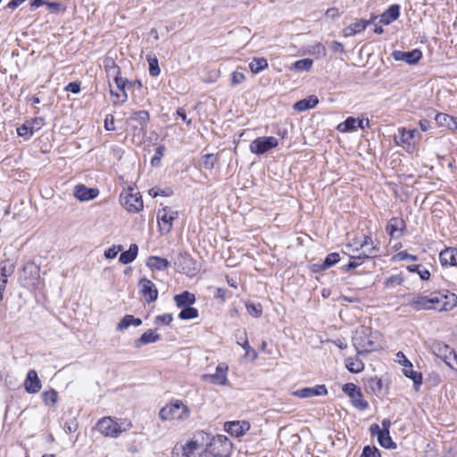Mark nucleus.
Segmentation results:
<instances>
[{
	"mask_svg": "<svg viewBox=\"0 0 457 457\" xmlns=\"http://www.w3.org/2000/svg\"><path fill=\"white\" fill-rule=\"evenodd\" d=\"M409 305L416 312L423 310L447 312L457 305V295L449 291L434 292L429 295L414 294L409 300Z\"/></svg>",
	"mask_w": 457,
	"mask_h": 457,
	"instance_id": "nucleus-1",
	"label": "nucleus"
},
{
	"mask_svg": "<svg viewBox=\"0 0 457 457\" xmlns=\"http://www.w3.org/2000/svg\"><path fill=\"white\" fill-rule=\"evenodd\" d=\"M379 337L380 334L378 331H373L370 327L360 326L355 329L352 342L357 354H362L375 351L378 346Z\"/></svg>",
	"mask_w": 457,
	"mask_h": 457,
	"instance_id": "nucleus-2",
	"label": "nucleus"
},
{
	"mask_svg": "<svg viewBox=\"0 0 457 457\" xmlns=\"http://www.w3.org/2000/svg\"><path fill=\"white\" fill-rule=\"evenodd\" d=\"M190 416V409L179 400L170 402L159 411L162 420H186Z\"/></svg>",
	"mask_w": 457,
	"mask_h": 457,
	"instance_id": "nucleus-3",
	"label": "nucleus"
},
{
	"mask_svg": "<svg viewBox=\"0 0 457 457\" xmlns=\"http://www.w3.org/2000/svg\"><path fill=\"white\" fill-rule=\"evenodd\" d=\"M232 444L224 435H217L207 444L205 452L213 457H229Z\"/></svg>",
	"mask_w": 457,
	"mask_h": 457,
	"instance_id": "nucleus-4",
	"label": "nucleus"
},
{
	"mask_svg": "<svg viewBox=\"0 0 457 457\" xmlns=\"http://www.w3.org/2000/svg\"><path fill=\"white\" fill-rule=\"evenodd\" d=\"M430 350L438 358L442 359L448 366L457 364V353L448 345L442 341H433L430 344Z\"/></svg>",
	"mask_w": 457,
	"mask_h": 457,
	"instance_id": "nucleus-5",
	"label": "nucleus"
},
{
	"mask_svg": "<svg viewBox=\"0 0 457 457\" xmlns=\"http://www.w3.org/2000/svg\"><path fill=\"white\" fill-rule=\"evenodd\" d=\"M342 391L350 398L354 408L360 411H365L369 408V403L363 398L361 388L355 384L345 383L342 386Z\"/></svg>",
	"mask_w": 457,
	"mask_h": 457,
	"instance_id": "nucleus-6",
	"label": "nucleus"
},
{
	"mask_svg": "<svg viewBox=\"0 0 457 457\" xmlns=\"http://www.w3.org/2000/svg\"><path fill=\"white\" fill-rule=\"evenodd\" d=\"M200 445L196 440L190 439L185 444H176L171 451V457H200Z\"/></svg>",
	"mask_w": 457,
	"mask_h": 457,
	"instance_id": "nucleus-7",
	"label": "nucleus"
},
{
	"mask_svg": "<svg viewBox=\"0 0 457 457\" xmlns=\"http://www.w3.org/2000/svg\"><path fill=\"white\" fill-rule=\"evenodd\" d=\"M420 138L421 134L416 129H407L405 128H399L398 134L395 135V144L407 150L412 149L414 141Z\"/></svg>",
	"mask_w": 457,
	"mask_h": 457,
	"instance_id": "nucleus-8",
	"label": "nucleus"
},
{
	"mask_svg": "<svg viewBox=\"0 0 457 457\" xmlns=\"http://www.w3.org/2000/svg\"><path fill=\"white\" fill-rule=\"evenodd\" d=\"M179 217V212L169 207H163L157 212V222L162 234L167 235L172 229V222Z\"/></svg>",
	"mask_w": 457,
	"mask_h": 457,
	"instance_id": "nucleus-9",
	"label": "nucleus"
},
{
	"mask_svg": "<svg viewBox=\"0 0 457 457\" xmlns=\"http://www.w3.org/2000/svg\"><path fill=\"white\" fill-rule=\"evenodd\" d=\"M278 140L272 136L259 137L253 140L249 145L252 154L261 155L277 147Z\"/></svg>",
	"mask_w": 457,
	"mask_h": 457,
	"instance_id": "nucleus-10",
	"label": "nucleus"
},
{
	"mask_svg": "<svg viewBox=\"0 0 457 457\" xmlns=\"http://www.w3.org/2000/svg\"><path fill=\"white\" fill-rule=\"evenodd\" d=\"M120 203L130 212H138L144 207L141 195L138 192H134L133 189L120 195Z\"/></svg>",
	"mask_w": 457,
	"mask_h": 457,
	"instance_id": "nucleus-11",
	"label": "nucleus"
},
{
	"mask_svg": "<svg viewBox=\"0 0 457 457\" xmlns=\"http://www.w3.org/2000/svg\"><path fill=\"white\" fill-rule=\"evenodd\" d=\"M97 429L105 436L118 437L126 428H121V425L114 421L111 417H104L98 420L96 424Z\"/></svg>",
	"mask_w": 457,
	"mask_h": 457,
	"instance_id": "nucleus-12",
	"label": "nucleus"
},
{
	"mask_svg": "<svg viewBox=\"0 0 457 457\" xmlns=\"http://www.w3.org/2000/svg\"><path fill=\"white\" fill-rule=\"evenodd\" d=\"M195 265L194 259L187 253H179L174 259V268L179 273L194 275L196 270Z\"/></svg>",
	"mask_w": 457,
	"mask_h": 457,
	"instance_id": "nucleus-13",
	"label": "nucleus"
},
{
	"mask_svg": "<svg viewBox=\"0 0 457 457\" xmlns=\"http://www.w3.org/2000/svg\"><path fill=\"white\" fill-rule=\"evenodd\" d=\"M149 120H150V115L147 111L141 110V111L133 112L129 118V120L132 122H135V124L132 125L134 134L135 135L142 134L143 136H145L146 134V128H147Z\"/></svg>",
	"mask_w": 457,
	"mask_h": 457,
	"instance_id": "nucleus-14",
	"label": "nucleus"
},
{
	"mask_svg": "<svg viewBox=\"0 0 457 457\" xmlns=\"http://www.w3.org/2000/svg\"><path fill=\"white\" fill-rule=\"evenodd\" d=\"M358 128L361 129L370 128L369 119H360L350 116L337 127V130L342 133L352 132L356 130Z\"/></svg>",
	"mask_w": 457,
	"mask_h": 457,
	"instance_id": "nucleus-15",
	"label": "nucleus"
},
{
	"mask_svg": "<svg viewBox=\"0 0 457 457\" xmlns=\"http://www.w3.org/2000/svg\"><path fill=\"white\" fill-rule=\"evenodd\" d=\"M392 57L398 62H404L407 64H417L422 58V52L416 48L411 51L403 52L401 50H395L392 53Z\"/></svg>",
	"mask_w": 457,
	"mask_h": 457,
	"instance_id": "nucleus-16",
	"label": "nucleus"
},
{
	"mask_svg": "<svg viewBox=\"0 0 457 457\" xmlns=\"http://www.w3.org/2000/svg\"><path fill=\"white\" fill-rule=\"evenodd\" d=\"M139 291L147 303H153L158 298V290L153 281L143 278L138 282Z\"/></svg>",
	"mask_w": 457,
	"mask_h": 457,
	"instance_id": "nucleus-17",
	"label": "nucleus"
},
{
	"mask_svg": "<svg viewBox=\"0 0 457 457\" xmlns=\"http://www.w3.org/2000/svg\"><path fill=\"white\" fill-rule=\"evenodd\" d=\"M15 266L9 260L0 262V299H3L7 279L14 272Z\"/></svg>",
	"mask_w": 457,
	"mask_h": 457,
	"instance_id": "nucleus-18",
	"label": "nucleus"
},
{
	"mask_svg": "<svg viewBox=\"0 0 457 457\" xmlns=\"http://www.w3.org/2000/svg\"><path fill=\"white\" fill-rule=\"evenodd\" d=\"M293 395L299 398H311L313 396H321L328 395V389L325 385H316L313 387H303L294 391Z\"/></svg>",
	"mask_w": 457,
	"mask_h": 457,
	"instance_id": "nucleus-19",
	"label": "nucleus"
},
{
	"mask_svg": "<svg viewBox=\"0 0 457 457\" xmlns=\"http://www.w3.org/2000/svg\"><path fill=\"white\" fill-rule=\"evenodd\" d=\"M98 189L93 187H87L83 184L75 186L73 189V195L81 202L89 201L95 199L98 195Z\"/></svg>",
	"mask_w": 457,
	"mask_h": 457,
	"instance_id": "nucleus-20",
	"label": "nucleus"
},
{
	"mask_svg": "<svg viewBox=\"0 0 457 457\" xmlns=\"http://www.w3.org/2000/svg\"><path fill=\"white\" fill-rule=\"evenodd\" d=\"M224 429L231 436L239 437L250 429V424L247 421H227L224 424Z\"/></svg>",
	"mask_w": 457,
	"mask_h": 457,
	"instance_id": "nucleus-21",
	"label": "nucleus"
},
{
	"mask_svg": "<svg viewBox=\"0 0 457 457\" xmlns=\"http://www.w3.org/2000/svg\"><path fill=\"white\" fill-rule=\"evenodd\" d=\"M42 387V383L38 378L37 372L35 370H29L27 373L24 388L29 394H36L39 392Z\"/></svg>",
	"mask_w": 457,
	"mask_h": 457,
	"instance_id": "nucleus-22",
	"label": "nucleus"
},
{
	"mask_svg": "<svg viewBox=\"0 0 457 457\" xmlns=\"http://www.w3.org/2000/svg\"><path fill=\"white\" fill-rule=\"evenodd\" d=\"M227 371L228 366L226 364H219L214 374L205 375V377L210 378L212 384L226 386L228 384Z\"/></svg>",
	"mask_w": 457,
	"mask_h": 457,
	"instance_id": "nucleus-23",
	"label": "nucleus"
},
{
	"mask_svg": "<svg viewBox=\"0 0 457 457\" xmlns=\"http://www.w3.org/2000/svg\"><path fill=\"white\" fill-rule=\"evenodd\" d=\"M439 261L442 266H457V248L447 247L441 251Z\"/></svg>",
	"mask_w": 457,
	"mask_h": 457,
	"instance_id": "nucleus-24",
	"label": "nucleus"
},
{
	"mask_svg": "<svg viewBox=\"0 0 457 457\" xmlns=\"http://www.w3.org/2000/svg\"><path fill=\"white\" fill-rule=\"evenodd\" d=\"M400 5L397 4H391L381 15L380 22L388 25L396 21L400 16Z\"/></svg>",
	"mask_w": 457,
	"mask_h": 457,
	"instance_id": "nucleus-25",
	"label": "nucleus"
},
{
	"mask_svg": "<svg viewBox=\"0 0 457 457\" xmlns=\"http://www.w3.org/2000/svg\"><path fill=\"white\" fill-rule=\"evenodd\" d=\"M114 82L116 84L117 89L120 91V95H117V100H113V104H121L128 100L125 84H132L133 82L126 78H122L121 76L115 78Z\"/></svg>",
	"mask_w": 457,
	"mask_h": 457,
	"instance_id": "nucleus-26",
	"label": "nucleus"
},
{
	"mask_svg": "<svg viewBox=\"0 0 457 457\" xmlns=\"http://www.w3.org/2000/svg\"><path fill=\"white\" fill-rule=\"evenodd\" d=\"M161 339V336L154 333L152 329H148L144 332L140 337L134 341V346L136 348H141L143 345L155 343Z\"/></svg>",
	"mask_w": 457,
	"mask_h": 457,
	"instance_id": "nucleus-27",
	"label": "nucleus"
},
{
	"mask_svg": "<svg viewBox=\"0 0 457 457\" xmlns=\"http://www.w3.org/2000/svg\"><path fill=\"white\" fill-rule=\"evenodd\" d=\"M406 229L405 221L402 218L394 217L389 220L386 230L391 237H398L395 232H403Z\"/></svg>",
	"mask_w": 457,
	"mask_h": 457,
	"instance_id": "nucleus-28",
	"label": "nucleus"
},
{
	"mask_svg": "<svg viewBox=\"0 0 457 457\" xmlns=\"http://www.w3.org/2000/svg\"><path fill=\"white\" fill-rule=\"evenodd\" d=\"M435 120L438 126L446 127L451 130L457 129V118L449 114L437 112L435 116Z\"/></svg>",
	"mask_w": 457,
	"mask_h": 457,
	"instance_id": "nucleus-29",
	"label": "nucleus"
},
{
	"mask_svg": "<svg viewBox=\"0 0 457 457\" xmlns=\"http://www.w3.org/2000/svg\"><path fill=\"white\" fill-rule=\"evenodd\" d=\"M174 302L176 306L181 309L194 304L195 303V296L188 291H183L182 293L174 295Z\"/></svg>",
	"mask_w": 457,
	"mask_h": 457,
	"instance_id": "nucleus-30",
	"label": "nucleus"
},
{
	"mask_svg": "<svg viewBox=\"0 0 457 457\" xmlns=\"http://www.w3.org/2000/svg\"><path fill=\"white\" fill-rule=\"evenodd\" d=\"M319 104V98L315 95H311L306 98L295 103L294 109L297 112H305L314 108Z\"/></svg>",
	"mask_w": 457,
	"mask_h": 457,
	"instance_id": "nucleus-31",
	"label": "nucleus"
},
{
	"mask_svg": "<svg viewBox=\"0 0 457 457\" xmlns=\"http://www.w3.org/2000/svg\"><path fill=\"white\" fill-rule=\"evenodd\" d=\"M403 372L406 378L412 380L415 390H418L422 384V374L413 370L412 363L410 365H404Z\"/></svg>",
	"mask_w": 457,
	"mask_h": 457,
	"instance_id": "nucleus-32",
	"label": "nucleus"
},
{
	"mask_svg": "<svg viewBox=\"0 0 457 457\" xmlns=\"http://www.w3.org/2000/svg\"><path fill=\"white\" fill-rule=\"evenodd\" d=\"M141 324L142 320L140 318H136L131 314H126L117 324L116 330L122 331L129 328L130 326L139 327Z\"/></svg>",
	"mask_w": 457,
	"mask_h": 457,
	"instance_id": "nucleus-33",
	"label": "nucleus"
},
{
	"mask_svg": "<svg viewBox=\"0 0 457 457\" xmlns=\"http://www.w3.org/2000/svg\"><path fill=\"white\" fill-rule=\"evenodd\" d=\"M146 265L152 270L163 271L169 268L170 262L165 258L153 255L148 258Z\"/></svg>",
	"mask_w": 457,
	"mask_h": 457,
	"instance_id": "nucleus-34",
	"label": "nucleus"
},
{
	"mask_svg": "<svg viewBox=\"0 0 457 457\" xmlns=\"http://www.w3.org/2000/svg\"><path fill=\"white\" fill-rule=\"evenodd\" d=\"M367 390L377 396L385 395L383 390V382L378 377L370 378L366 384Z\"/></svg>",
	"mask_w": 457,
	"mask_h": 457,
	"instance_id": "nucleus-35",
	"label": "nucleus"
},
{
	"mask_svg": "<svg viewBox=\"0 0 457 457\" xmlns=\"http://www.w3.org/2000/svg\"><path fill=\"white\" fill-rule=\"evenodd\" d=\"M138 246L137 244H131L127 251H123L119 257V262L122 264L131 263L137 256Z\"/></svg>",
	"mask_w": 457,
	"mask_h": 457,
	"instance_id": "nucleus-36",
	"label": "nucleus"
},
{
	"mask_svg": "<svg viewBox=\"0 0 457 457\" xmlns=\"http://www.w3.org/2000/svg\"><path fill=\"white\" fill-rule=\"evenodd\" d=\"M248 66L252 73L258 74L266 70L269 64L267 59L264 57H253Z\"/></svg>",
	"mask_w": 457,
	"mask_h": 457,
	"instance_id": "nucleus-37",
	"label": "nucleus"
},
{
	"mask_svg": "<svg viewBox=\"0 0 457 457\" xmlns=\"http://www.w3.org/2000/svg\"><path fill=\"white\" fill-rule=\"evenodd\" d=\"M367 28V23L362 22L361 20L350 24L344 29L345 37H353L361 31H363Z\"/></svg>",
	"mask_w": 457,
	"mask_h": 457,
	"instance_id": "nucleus-38",
	"label": "nucleus"
},
{
	"mask_svg": "<svg viewBox=\"0 0 457 457\" xmlns=\"http://www.w3.org/2000/svg\"><path fill=\"white\" fill-rule=\"evenodd\" d=\"M313 61L310 58H304L293 62L290 66L291 71H308L312 67Z\"/></svg>",
	"mask_w": 457,
	"mask_h": 457,
	"instance_id": "nucleus-39",
	"label": "nucleus"
},
{
	"mask_svg": "<svg viewBox=\"0 0 457 457\" xmlns=\"http://www.w3.org/2000/svg\"><path fill=\"white\" fill-rule=\"evenodd\" d=\"M377 439L379 445L383 448L395 449L397 446L396 444L392 440L390 432L382 431V433L377 436Z\"/></svg>",
	"mask_w": 457,
	"mask_h": 457,
	"instance_id": "nucleus-40",
	"label": "nucleus"
},
{
	"mask_svg": "<svg viewBox=\"0 0 457 457\" xmlns=\"http://www.w3.org/2000/svg\"><path fill=\"white\" fill-rule=\"evenodd\" d=\"M219 161V157L214 154H204L200 159V165L206 170L213 169L216 162Z\"/></svg>",
	"mask_w": 457,
	"mask_h": 457,
	"instance_id": "nucleus-41",
	"label": "nucleus"
},
{
	"mask_svg": "<svg viewBox=\"0 0 457 457\" xmlns=\"http://www.w3.org/2000/svg\"><path fill=\"white\" fill-rule=\"evenodd\" d=\"M345 366L351 373H354V374L360 373L364 370V363L361 360H358V359H353V358L346 359Z\"/></svg>",
	"mask_w": 457,
	"mask_h": 457,
	"instance_id": "nucleus-42",
	"label": "nucleus"
},
{
	"mask_svg": "<svg viewBox=\"0 0 457 457\" xmlns=\"http://www.w3.org/2000/svg\"><path fill=\"white\" fill-rule=\"evenodd\" d=\"M198 314V310L191 305L181 308V311L179 313V318L183 320H188L197 318Z\"/></svg>",
	"mask_w": 457,
	"mask_h": 457,
	"instance_id": "nucleus-43",
	"label": "nucleus"
},
{
	"mask_svg": "<svg viewBox=\"0 0 457 457\" xmlns=\"http://www.w3.org/2000/svg\"><path fill=\"white\" fill-rule=\"evenodd\" d=\"M407 270L410 272H416L420 276L421 280H428L430 278V272L421 265L412 264L407 266Z\"/></svg>",
	"mask_w": 457,
	"mask_h": 457,
	"instance_id": "nucleus-44",
	"label": "nucleus"
},
{
	"mask_svg": "<svg viewBox=\"0 0 457 457\" xmlns=\"http://www.w3.org/2000/svg\"><path fill=\"white\" fill-rule=\"evenodd\" d=\"M245 308L247 310V312L254 318H259L262 314V306L259 303H255L252 302H247L245 303Z\"/></svg>",
	"mask_w": 457,
	"mask_h": 457,
	"instance_id": "nucleus-45",
	"label": "nucleus"
},
{
	"mask_svg": "<svg viewBox=\"0 0 457 457\" xmlns=\"http://www.w3.org/2000/svg\"><path fill=\"white\" fill-rule=\"evenodd\" d=\"M362 262L363 257H361L360 255L350 256V262H348V264L343 266L341 270L344 272H348L359 267L361 264H362Z\"/></svg>",
	"mask_w": 457,
	"mask_h": 457,
	"instance_id": "nucleus-46",
	"label": "nucleus"
},
{
	"mask_svg": "<svg viewBox=\"0 0 457 457\" xmlns=\"http://www.w3.org/2000/svg\"><path fill=\"white\" fill-rule=\"evenodd\" d=\"M309 53L314 55L317 59L323 58L327 55L326 47L321 43H316L312 46Z\"/></svg>",
	"mask_w": 457,
	"mask_h": 457,
	"instance_id": "nucleus-47",
	"label": "nucleus"
},
{
	"mask_svg": "<svg viewBox=\"0 0 457 457\" xmlns=\"http://www.w3.org/2000/svg\"><path fill=\"white\" fill-rule=\"evenodd\" d=\"M165 146L161 145L155 148L154 155L151 159V165L153 167H159L161 160L164 156Z\"/></svg>",
	"mask_w": 457,
	"mask_h": 457,
	"instance_id": "nucleus-48",
	"label": "nucleus"
},
{
	"mask_svg": "<svg viewBox=\"0 0 457 457\" xmlns=\"http://www.w3.org/2000/svg\"><path fill=\"white\" fill-rule=\"evenodd\" d=\"M359 457H381V453L375 445H365Z\"/></svg>",
	"mask_w": 457,
	"mask_h": 457,
	"instance_id": "nucleus-49",
	"label": "nucleus"
},
{
	"mask_svg": "<svg viewBox=\"0 0 457 457\" xmlns=\"http://www.w3.org/2000/svg\"><path fill=\"white\" fill-rule=\"evenodd\" d=\"M43 401L46 405H54L57 402V392L54 389H51L49 391H46L42 395Z\"/></svg>",
	"mask_w": 457,
	"mask_h": 457,
	"instance_id": "nucleus-50",
	"label": "nucleus"
},
{
	"mask_svg": "<svg viewBox=\"0 0 457 457\" xmlns=\"http://www.w3.org/2000/svg\"><path fill=\"white\" fill-rule=\"evenodd\" d=\"M340 261V255L338 253H328L323 261V268L327 270L337 264Z\"/></svg>",
	"mask_w": 457,
	"mask_h": 457,
	"instance_id": "nucleus-51",
	"label": "nucleus"
},
{
	"mask_svg": "<svg viewBox=\"0 0 457 457\" xmlns=\"http://www.w3.org/2000/svg\"><path fill=\"white\" fill-rule=\"evenodd\" d=\"M147 62H148V65H149V74L153 77L158 76L161 72V70L159 67L157 58L148 56Z\"/></svg>",
	"mask_w": 457,
	"mask_h": 457,
	"instance_id": "nucleus-52",
	"label": "nucleus"
},
{
	"mask_svg": "<svg viewBox=\"0 0 457 457\" xmlns=\"http://www.w3.org/2000/svg\"><path fill=\"white\" fill-rule=\"evenodd\" d=\"M17 134L19 137H24L25 139H29L33 136V131L31 128L28 124V122H24L21 126L17 128Z\"/></svg>",
	"mask_w": 457,
	"mask_h": 457,
	"instance_id": "nucleus-53",
	"label": "nucleus"
},
{
	"mask_svg": "<svg viewBox=\"0 0 457 457\" xmlns=\"http://www.w3.org/2000/svg\"><path fill=\"white\" fill-rule=\"evenodd\" d=\"M108 62H111V66L104 64L107 75L113 76V79H115V78L120 76V68L115 64L113 60L110 59Z\"/></svg>",
	"mask_w": 457,
	"mask_h": 457,
	"instance_id": "nucleus-54",
	"label": "nucleus"
},
{
	"mask_svg": "<svg viewBox=\"0 0 457 457\" xmlns=\"http://www.w3.org/2000/svg\"><path fill=\"white\" fill-rule=\"evenodd\" d=\"M378 253V247L377 245H372L370 247H365L364 249H362L361 253H360L359 255L361 257H363V261H364L365 259H370V258L377 257Z\"/></svg>",
	"mask_w": 457,
	"mask_h": 457,
	"instance_id": "nucleus-55",
	"label": "nucleus"
},
{
	"mask_svg": "<svg viewBox=\"0 0 457 457\" xmlns=\"http://www.w3.org/2000/svg\"><path fill=\"white\" fill-rule=\"evenodd\" d=\"M27 122L34 133V132L39 130L44 126L45 119L42 117H36L30 120H27Z\"/></svg>",
	"mask_w": 457,
	"mask_h": 457,
	"instance_id": "nucleus-56",
	"label": "nucleus"
},
{
	"mask_svg": "<svg viewBox=\"0 0 457 457\" xmlns=\"http://www.w3.org/2000/svg\"><path fill=\"white\" fill-rule=\"evenodd\" d=\"M245 350V356H249L252 361H254L258 354L256 351L251 347L248 341L242 342L240 345Z\"/></svg>",
	"mask_w": 457,
	"mask_h": 457,
	"instance_id": "nucleus-57",
	"label": "nucleus"
},
{
	"mask_svg": "<svg viewBox=\"0 0 457 457\" xmlns=\"http://www.w3.org/2000/svg\"><path fill=\"white\" fill-rule=\"evenodd\" d=\"M172 320H173L172 315L170 313H165L162 315L156 316L155 320H154V323L156 325H160V324L170 325Z\"/></svg>",
	"mask_w": 457,
	"mask_h": 457,
	"instance_id": "nucleus-58",
	"label": "nucleus"
},
{
	"mask_svg": "<svg viewBox=\"0 0 457 457\" xmlns=\"http://www.w3.org/2000/svg\"><path fill=\"white\" fill-rule=\"evenodd\" d=\"M394 259L397 261L411 260L415 262L418 260V256L411 254L406 251H401L395 255Z\"/></svg>",
	"mask_w": 457,
	"mask_h": 457,
	"instance_id": "nucleus-59",
	"label": "nucleus"
},
{
	"mask_svg": "<svg viewBox=\"0 0 457 457\" xmlns=\"http://www.w3.org/2000/svg\"><path fill=\"white\" fill-rule=\"evenodd\" d=\"M121 245H113L104 252V256L106 259H113L117 256L118 253L121 251Z\"/></svg>",
	"mask_w": 457,
	"mask_h": 457,
	"instance_id": "nucleus-60",
	"label": "nucleus"
},
{
	"mask_svg": "<svg viewBox=\"0 0 457 457\" xmlns=\"http://www.w3.org/2000/svg\"><path fill=\"white\" fill-rule=\"evenodd\" d=\"M403 282V276L400 274H397V275H392V276L388 277L386 279L385 284H386V286L401 285Z\"/></svg>",
	"mask_w": 457,
	"mask_h": 457,
	"instance_id": "nucleus-61",
	"label": "nucleus"
},
{
	"mask_svg": "<svg viewBox=\"0 0 457 457\" xmlns=\"http://www.w3.org/2000/svg\"><path fill=\"white\" fill-rule=\"evenodd\" d=\"M172 194L170 189L162 190L160 188L153 187L149 190V195L153 197H156L158 195L170 196Z\"/></svg>",
	"mask_w": 457,
	"mask_h": 457,
	"instance_id": "nucleus-62",
	"label": "nucleus"
},
{
	"mask_svg": "<svg viewBox=\"0 0 457 457\" xmlns=\"http://www.w3.org/2000/svg\"><path fill=\"white\" fill-rule=\"evenodd\" d=\"M245 79L244 73L239 71H234L231 74V85L236 86L242 83Z\"/></svg>",
	"mask_w": 457,
	"mask_h": 457,
	"instance_id": "nucleus-63",
	"label": "nucleus"
},
{
	"mask_svg": "<svg viewBox=\"0 0 457 457\" xmlns=\"http://www.w3.org/2000/svg\"><path fill=\"white\" fill-rule=\"evenodd\" d=\"M236 342L241 345L242 342L248 341L247 333L245 329H237L235 333Z\"/></svg>",
	"mask_w": 457,
	"mask_h": 457,
	"instance_id": "nucleus-64",
	"label": "nucleus"
}]
</instances>
